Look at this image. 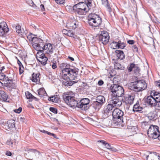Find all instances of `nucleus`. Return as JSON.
Masks as SVG:
<instances>
[{
	"instance_id": "51",
	"label": "nucleus",
	"mask_w": 160,
	"mask_h": 160,
	"mask_svg": "<svg viewBox=\"0 0 160 160\" xmlns=\"http://www.w3.org/2000/svg\"><path fill=\"white\" fill-rule=\"evenodd\" d=\"M132 49L134 52H138V48L136 45L132 46Z\"/></svg>"
},
{
	"instance_id": "40",
	"label": "nucleus",
	"mask_w": 160,
	"mask_h": 160,
	"mask_svg": "<svg viewBox=\"0 0 160 160\" xmlns=\"http://www.w3.org/2000/svg\"><path fill=\"white\" fill-rule=\"evenodd\" d=\"M16 32L18 34L22 35V33L23 32H22L21 30V27L20 25H18L16 26Z\"/></svg>"
},
{
	"instance_id": "13",
	"label": "nucleus",
	"mask_w": 160,
	"mask_h": 160,
	"mask_svg": "<svg viewBox=\"0 0 160 160\" xmlns=\"http://www.w3.org/2000/svg\"><path fill=\"white\" fill-rule=\"evenodd\" d=\"M79 23L74 18L69 19L66 23V26L68 28L75 29L78 28Z\"/></svg>"
},
{
	"instance_id": "16",
	"label": "nucleus",
	"mask_w": 160,
	"mask_h": 160,
	"mask_svg": "<svg viewBox=\"0 0 160 160\" xmlns=\"http://www.w3.org/2000/svg\"><path fill=\"white\" fill-rule=\"evenodd\" d=\"M9 28L6 22L0 23V36H3L9 31Z\"/></svg>"
},
{
	"instance_id": "26",
	"label": "nucleus",
	"mask_w": 160,
	"mask_h": 160,
	"mask_svg": "<svg viewBox=\"0 0 160 160\" xmlns=\"http://www.w3.org/2000/svg\"><path fill=\"white\" fill-rule=\"evenodd\" d=\"M89 50L91 54L94 56H97L98 54V48L95 46L90 47Z\"/></svg>"
},
{
	"instance_id": "6",
	"label": "nucleus",
	"mask_w": 160,
	"mask_h": 160,
	"mask_svg": "<svg viewBox=\"0 0 160 160\" xmlns=\"http://www.w3.org/2000/svg\"><path fill=\"white\" fill-rule=\"evenodd\" d=\"M110 89L112 92V96L120 97H122L124 94V90L123 88L118 84L112 85Z\"/></svg>"
},
{
	"instance_id": "4",
	"label": "nucleus",
	"mask_w": 160,
	"mask_h": 160,
	"mask_svg": "<svg viewBox=\"0 0 160 160\" xmlns=\"http://www.w3.org/2000/svg\"><path fill=\"white\" fill-rule=\"evenodd\" d=\"M131 89L136 92L142 91L147 88V84L145 81L138 80L132 83Z\"/></svg>"
},
{
	"instance_id": "56",
	"label": "nucleus",
	"mask_w": 160,
	"mask_h": 160,
	"mask_svg": "<svg viewBox=\"0 0 160 160\" xmlns=\"http://www.w3.org/2000/svg\"><path fill=\"white\" fill-rule=\"evenodd\" d=\"M68 32H69V30H66V29H63L62 30V32H63L64 34L66 35H67Z\"/></svg>"
},
{
	"instance_id": "23",
	"label": "nucleus",
	"mask_w": 160,
	"mask_h": 160,
	"mask_svg": "<svg viewBox=\"0 0 160 160\" xmlns=\"http://www.w3.org/2000/svg\"><path fill=\"white\" fill-rule=\"evenodd\" d=\"M125 102L126 104H128L131 105L133 103L134 100V98L133 96L128 95L125 96Z\"/></svg>"
},
{
	"instance_id": "32",
	"label": "nucleus",
	"mask_w": 160,
	"mask_h": 160,
	"mask_svg": "<svg viewBox=\"0 0 160 160\" xmlns=\"http://www.w3.org/2000/svg\"><path fill=\"white\" fill-rule=\"evenodd\" d=\"M71 107L73 108H76V107L78 108V101L75 100V98L74 99H73V100H72L71 102H70V104L68 105Z\"/></svg>"
},
{
	"instance_id": "11",
	"label": "nucleus",
	"mask_w": 160,
	"mask_h": 160,
	"mask_svg": "<svg viewBox=\"0 0 160 160\" xmlns=\"http://www.w3.org/2000/svg\"><path fill=\"white\" fill-rule=\"evenodd\" d=\"M89 99L88 98H83L78 102V108L82 110H87L89 107Z\"/></svg>"
},
{
	"instance_id": "20",
	"label": "nucleus",
	"mask_w": 160,
	"mask_h": 160,
	"mask_svg": "<svg viewBox=\"0 0 160 160\" xmlns=\"http://www.w3.org/2000/svg\"><path fill=\"white\" fill-rule=\"evenodd\" d=\"M98 142H101L102 144L104 145L106 148L110 150L111 151L115 152L117 150V149L111 146L109 143H107L105 141L103 140H99L98 141Z\"/></svg>"
},
{
	"instance_id": "28",
	"label": "nucleus",
	"mask_w": 160,
	"mask_h": 160,
	"mask_svg": "<svg viewBox=\"0 0 160 160\" xmlns=\"http://www.w3.org/2000/svg\"><path fill=\"white\" fill-rule=\"evenodd\" d=\"M8 95L3 91H0V99L4 101H7Z\"/></svg>"
},
{
	"instance_id": "50",
	"label": "nucleus",
	"mask_w": 160,
	"mask_h": 160,
	"mask_svg": "<svg viewBox=\"0 0 160 160\" xmlns=\"http://www.w3.org/2000/svg\"><path fill=\"white\" fill-rule=\"evenodd\" d=\"M22 110V108L21 107H19L18 109H15L14 111V112L18 113H20Z\"/></svg>"
},
{
	"instance_id": "29",
	"label": "nucleus",
	"mask_w": 160,
	"mask_h": 160,
	"mask_svg": "<svg viewBox=\"0 0 160 160\" xmlns=\"http://www.w3.org/2000/svg\"><path fill=\"white\" fill-rule=\"evenodd\" d=\"M102 105L100 103L96 101H93L92 103V106L96 111H98L101 108Z\"/></svg>"
},
{
	"instance_id": "43",
	"label": "nucleus",
	"mask_w": 160,
	"mask_h": 160,
	"mask_svg": "<svg viewBox=\"0 0 160 160\" xmlns=\"http://www.w3.org/2000/svg\"><path fill=\"white\" fill-rule=\"evenodd\" d=\"M148 117L150 120H152L155 118L154 114L152 112H150L148 114Z\"/></svg>"
},
{
	"instance_id": "47",
	"label": "nucleus",
	"mask_w": 160,
	"mask_h": 160,
	"mask_svg": "<svg viewBox=\"0 0 160 160\" xmlns=\"http://www.w3.org/2000/svg\"><path fill=\"white\" fill-rule=\"evenodd\" d=\"M6 77V75L2 72H0V80H4Z\"/></svg>"
},
{
	"instance_id": "52",
	"label": "nucleus",
	"mask_w": 160,
	"mask_h": 160,
	"mask_svg": "<svg viewBox=\"0 0 160 160\" xmlns=\"http://www.w3.org/2000/svg\"><path fill=\"white\" fill-rule=\"evenodd\" d=\"M158 104L156 103V109L158 110H160V102Z\"/></svg>"
},
{
	"instance_id": "25",
	"label": "nucleus",
	"mask_w": 160,
	"mask_h": 160,
	"mask_svg": "<svg viewBox=\"0 0 160 160\" xmlns=\"http://www.w3.org/2000/svg\"><path fill=\"white\" fill-rule=\"evenodd\" d=\"M114 107L112 104H108L105 108H104L103 111L104 114L108 115L110 112L111 111Z\"/></svg>"
},
{
	"instance_id": "12",
	"label": "nucleus",
	"mask_w": 160,
	"mask_h": 160,
	"mask_svg": "<svg viewBox=\"0 0 160 160\" xmlns=\"http://www.w3.org/2000/svg\"><path fill=\"white\" fill-rule=\"evenodd\" d=\"M42 52L47 54L50 57V55L53 52L54 49L52 45L50 43L44 44L43 42Z\"/></svg>"
},
{
	"instance_id": "2",
	"label": "nucleus",
	"mask_w": 160,
	"mask_h": 160,
	"mask_svg": "<svg viewBox=\"0 0 160 160\" xmlns=\"http://www.w3.org/2000/svg\"><path fill=\"white\" fill-rule=\"evenodd\" d=\"M80 0H74L75 4L73 6V9L79 15H85L90 8L86 3L80 1Z\"/></svg>"
},
{
	"instance_id": "38",
	"label": "nucleus",
	"mask_w": 160,
	"mask_h": 160,
	"mask_svg": "<svg viewBox=\"0 0 160 160\" xmlns=\"http://www.w3.org/2000/svg\"><path fill=\"white\" fill-rule=\"evenodd\" d=\"M135 64L133 63H131L127 67V69L128 72H131L132 69H134L135 66Z\"/></svg>"
},
{
	"instance_id": "19",
	"label": "nucleus",
	"mask_w": 160,
	"mask_h": 160,
	"mask_svg": "<svg viewBox=\"0 0 160 160\" xmlns=\"http://www.w3.org/2000/svg\"><path fill=\"white\" fill-rule=\"evenodd\" d=\"M145 102L148 105H151V106H155L156 103H158L152 94L147 97Z\"/></svg>"
},
{
	"instance_id": "58",
	"label": "nucleus",
	"mask_w": 160,
	"mask_h": 160,
	"mask_svg": "<svg viewBox=\"0 0 160 160\" xmlns=\"http://www.w3.org/2000/svg\"><path fill=\"white\" fill-rule=\"evenodd\" d=\"M155 84L156 86L160 87V80L156 82Z\"/></svg>"
},
{
	"instance_id": "59",
	"label": "nucleus",
	"mask_w": 160,
	"mask_h": 160,
	"mask_svg": "<svg viewBox=\"0 0 160 160\" xmlns=\"http://www.w3.org/2000/svg\"><path fill=\"white\" fill-rule=\"evenodd\" d=\"M46 133H47L48 135H52L53 136H55V134L52 133H51L48 131H47V132Z\"/></svg>"
},
{
	"instance_id": "57",
	"label": "nucleus",
	"mask_w": 160,
	"mask_h": 160,
	"mask_svg": "<svg viewBox=\"0 0 160 160\" xmlns=\"http://www.w3.org/2000/svg\"><path fill=\"white\" fill-rule=\"evenodd\" d=\"M17 63L19 65V67H21V66H22V68H23L21 62L18 59V60Z\"/></svg>"
},
{
	"instance_id": "45",
	"label": "nucleus",
	"mask_w": 160,
	"mask_h": 160,
	"mask_svg": "<svg viewBox=\"0 0 160 160\" xmlns=\"http://www.w3.org/2000/svg\"><path fill=\"white\" fill-rule=\"evenodd\" d=\"M25 94L27 98L28 99H31L33 95L29 92H26Z\"/></svg>"
},
{
	"instance_id": "18",
	"label": "nucleus",
	"mask_w": 160,
	"mask_h": 160,
	"mask_svg": "<svg viewBox=\"0 0 160 160\" xmlns=\"http://www.w3.org/2000/svg\"><path fill=\"white\" fill-rule=\"evenodd\" d=\"M62 97L63 100L68 105L70 104V102H71L75 98L73 96L70 95L69 94V92L64 93Z\"/></svg>"
},
{
	"instance_id": "61",
	"label": "nucleus",
	"mask_w": 160,
	"mask_h": 160,
	"mask_svg": "<svg viewBox=\"0 0 160 160\" xmlns=\"http://www.w3.org/2000/svg\"><path fill=\"white\" fill-rule=\"evenodd\" d=\"M40 7L41 8L42 10V11H44L45 10L44 6L43 4H41L40 5Z\"/></svg>"
},
{
	"instance_id": "17",
	"label": "nucleus",
	"mask_w": 160,
	"mask_h": 160,
	"mask_svg": "<svg viewBox=\"0 0 160 160\" xmlns=\"http://www.w3.org/2000/svg\"><path fill=\"white\" fill-rule=\"evenodd\" d=\"M109 36L107 33L100 34L98 37L99 40L103 44H107L108 42Z\"/></svg>"
},
{
	"instance_id": "15",
	"label": "nucleus",
	"mask_w": 160,
	"mask_h": 160,
	"mask_svg": "<svg viewBox=\"0 0 160 160\" xmlns=\"http://www.w3.org/2000/svg\"><path fill=\"white\" fill-rule=\"evenodd\" d=\"M118 97L112 96V97L110 98L109 102L114 107H119L122 104V102Z\"/></svg>"
},
{
	"instance_id": "44",
	"label": "nucleus",
	"mask_w": 160,
	"mask_h": 160,
	"mask_svg": "<svg viewBox=\"0 0 160 160\" xmlns=\"http://www.w3.org/2000/svg\"><path fill=\"white\" fill-rule=\"evenodd\" d=\"M85 2L88 7L90 9L92 6V0H85Z\"/></svg>"
},
{
	"instance_id": "34",
	"label": "nucleus",
	"mask_w": 160,
	"mask_h": 160,
	"mask_svg": "<svg viewBox=\"0 0 160 160\" xmlns=\"http://www.w3.org/2000/svg\"><path fill=\"white\" fill-rule=\"evenodd\" d=\"M102 1V4L105 6L108 9V11L110 12L111 11V8L110 7L108 2V0H101Z\"/></svg>"
},
{
	"instance_id": "39",
	"label": "nucleus",
	"mask_w": 160,
	"mask_h": 160,
	"mask_svg": "<svg viewBox=\"0 0 160 160\" xmlns=\"http://www.w3.org/2000/svg\"><path fill=\"white\" fill-rule=\"evenodd\" d=\"M118 41L117 42H113L111 44L112 48L114 49H115L117 48H118Z\"/></svg>"
},
{
	"instance_id": "62",
	"label": "nucleus",
	"mask_w": 160,
	"mask_h": 160,
	"mask_svg": "<svg viewBox=\"0 0 160 160\" xmlns=\"http://www.w3.org/2000/svg\"><path fill=\"white\" fill-rule=\"evenodd\" d=\"M31 99L33 100H34L35 101H38V99L36 97H34L33 96H32V98Z\"/></svg>"
},
{
	"instance_id": "48",
	"label": "nucleus",
	"mask_w": 160,
	"mask_h": 160,
	"mask_svg": "<svg viewBox=\"0 0 160 160\" xmlns=\"http://www.w3.org/2000/svg\"><path fill=\"white\" fill-rule=\"evenodd\" d=\"M67 34V35L70 37H74V34L71 31L69 30V32H68Z\"/></svg>"
},
{
	"instance_id": "42",
	"label": "nucleus",
	"mask_w": 160,
	"mask_h": 160,
	"mask_svg": "<svg viewBox=\"0 0 160 160\" xmlns=\"http://www.w3.org/2000/svg\"><path fill=\"white\" fill-rule=\"evenodd\" d=\"M52 102H57L59 99V96L57 95L52 96Z\"/></svg>"
},
{
	"instance_id": "3",
	"label": "nucleus",
	"mask_w": 160,
	"mask_h": 160,
	"mask_svg": "<svg viewBox=\"0 0 160 160\" xmlns=\"http://www.w3.org/2000/svg\"><path fill=\"white\" fill-rule=\"evenodd\" d=\"M88 23L92 27H97L100 26L102 22V19L99 16L94 13H92L88 16Z\"/></svg>"
},
{
	"instance_id": "64",
	"label": "nucleus",
	"mask_w": 160,
	"mask_h": 160,
	"mask_svg": "<svg viewBox=\"0 0 160 160\" xmlns=\"http://www.w3.org/2000/svg\"><path fill=\"white\" fill-rule=\"evenodd\" d=\"M52 68L53 69H55L57 68V66L55 63H53L52 65Z\"/></svg>"
},
{
	"instance_id": "54",
	"label": "nucleus",
	"mask_w": 160,
	"mask_h": 160,
	"mask_svg": "<svg viewBox=\"0 0 160 160\" xmlns=\"http://www.w3.org/2000/svg\"><path fill=\"white\" fill-rule=\"evenodd\" d=\"M135 41L133 40H130L128 41V43L132 45L134 43Z\"/></svg>"
},
{
	"instance_id": "1",
	"label": "nucleus",
	"mask_w": 160,
	"mask_h": 160,
	"mask_svg": "<svg viewBox=\"0 0 160 160\" xmlns=\"http://www.w3.org/2000/svg\"><path fill=\"white\" fill-rule=\"evenodd\" d=\"M76 73H73L72 74V77L71 76L69 73L68 72H62L61 75V79L62 84L65 86H71L73 84L76 83L80 79L78 75V70H75Z\"/></svg>"
},
{
	"instance_id": "33",
	"label": "nucleus",
	"mask_w": 160,
	"mask_h": 160,
	"mask_svg": "<svg viewBox=\"0 0 160 160\" xmlns=\"http://www.w3.org/2000/svg\"><path fill=\"white\" fill-rule=\"evenodd\" d=\"M7 126L8 127V129L13 128L15 127V123L12 120L9 121L7 122Z\"/></svg>"
},
{
	"instance_id": "7",
	"label": "nucleus",
	"mask_w": 160,
	"mask_h": 160,
	"mask_svg": "<svg viewBox=\"0 0 160 160\" xmlns=\"http://www.w3.org/2000/svg\"><path fill=\"white\" fill-rule=\"evenodd\" d=\"M158 127L156 125H151L148 130L147 134L149 137L152 139L158 138L160 135Z\"/></svg>"
},
{
	"instance_id": "55",
	"label": "nucleus",
	"mask_w": 160,
	"mask_h": 160,
	"mask_svg": "<svg viewBox=\"0 0 160 160\" xmlns=\"http://www.w3.org/2000/svg\"><path fill=\"white\" fill-rule=\"evenodd\" d=\"M103 83H104L103 81L102 80H100L98 81V84L99 86H101L103 84Z\"/></svg>"
},
{
	"instance_id": "41",
	"label": "nucleus",
	"mask_w": 160,
	"mask_h": 160,
	"mask_svg": "<svg viewBox=\"0 0 160 160\" xmlns=\"http://www.w3.org/2000/svg\"><path fill=\"white\" fill-rule=\"evenodd\" d=\"M140 69L137 66L135 65V66L133 69V71L134 73L137 75H138L139 74Z\"/></svg>"
},
{
	"instance_id": "21",
	"label": "nucleus",
	"mask_w": 160,
	"mask_h": 160,
	"mask_svg": "<svg viewBox=\"0 0 160 160\" xmlns=\"http://www.w3.org/2000/svg\"><path fill=\"white\" fill-rule=\"evenodd\" d=\"M142 109L143 108L140 106L139 102L138 101L134 105L133 107L132 111L134 112H141Z\"/></svg>"
},
{
	"instance_id": "31",
	"label": "nucleus",
	"mask_w": 160,
	"mask_h": 160,
	"mask_svg": "<svg viewBox=\"0 0 160 160\" xmlns=\"http://www.w3.org/2000/svg\"><path fill=\"white\" fill-rule=\"evenodd\" d=\"M96 101L100 103V104L102 105L105 102V99L103 96L100 95L96 98Z\"/></svg>"
},
{
	"instance_id": "37",
	"label": "nucleus",
	"mask_w": 160,
	"mask_h": 160,
	"mask_svg": "<svg viewBox=\"0 0 160 160\" xmlns=\"http://www.w3.org/2000/svg\"><path fill=\"white\" fill-rule=\"evenodd\" d=\"M114 67L116 69H123L124 68L123 66L119 63H116L114 64Z\"/></svg>"
},
{
	"instance_id": "46",
	"label": "nucleus",
	"mask_w": 160,
	"mask_h": 160,
	"mask_svg": "<svg viewBox=\"0 0 160 160\" xmlns=\"http://www.w3.org/2000/svg\"><path fill=\"white\" fill-rule=\"evenodd\" d=\"M50 110L54 113H57V110L53 107H50L49 108Z\"/></svg>"
},
{
	"instance_id": "14",
	"label": "nucleus",
	"mask_w": 160,
	"mask_h": 160,
	"mask_svg": "<svg viewBox=\"0 0 160 160\" xmlns=\"http://www.w3.org/2000/svg\"><path fill=\"white\" fill-rule=\"evenodd\" d=\"M36 58L41 64L44 65L46 64L48 58L45 56L44 53L42 51H39L37 52Z\"/></svg>"
},
{
	"instance_id": "63",
	"label": "nucleus",
	"mask_w": 160,
	"mask_h": 160,
	"mask_svg": "<svg viewBox=\"0 0 160 160\" xmlns=\"http://www.w3.org/2000/svg\"><path fill=\"white\" fill-rule=\"evenodd\" d=\"M19 73L20 74H21L22 73L23 71V69H21V67H19Z\"/></svg>"
},
{
	"instance_id": "27",
	"label": "nucleus",
	"mask_w": 160,
	"mask_h": 160,
	"mask_svg": "<svg viewBox=\"0 0 160 160\" xmlns=\"http://www.w3.org/2000/svg\"><path fill=\"white\" fill-rule=\"evenodd\" d=\"M154 99L157 102H160V93L158 92L152 91L151 93Z\"/></svg>"
},
{
	"instance_id": "36",
	"label": "nucleus",
	"mask_w": 160,
	"mask_h": 160,
	"mask_svg": "<svg viewBox=\"0 0 160 160\" xmlns=\"http://www.w3.org/2000/svg\"><path fill=\"white\" fill-rule=\"evenodd\" d=\"M118 48L123 49L126 46V43L124 42H122L120 40L118 41Z\"/></svg>"
},
{
	"instance_id": "30",
	"label": "nucleus",
	"mask_w": 160,
	"mask_h": 160,
	"mask_svg": "<svg viewBox=\"0 0 160 160\" xmlns=\"http://www.w3.org/2000/svg\"><path fill=\"white\" fill-rule=\"evenodd\" d=\"M39 75L40 73H36L34 72L32 75V77L31 79L33 82H37L39 80Z\"/></svg>"
},
{
	"instance_id": "10",
	"label": "nucleus",
	"mask_w": 160,
	"mask_h": 160,
	"mask_svg": "<svg viewBox=\"0 0 160 160\" xmlns=\"http://www.w3.org/2000/svg\"><path fill=\"white\" fill-rule=\"evenodd\" d=\"M59 67L62 70V72L63 73L68 72L69 73V75L70 76L72 77V74L73 73H76L75 70H78V68H70V66L69 64L66 63H63L60 64Z\"/></svg>"
},
{
	"instance_id": "49",
	"label": "nucleus",
	"mask_w": 160,
	"mask_h": 160,
	"mask_svg": "<svg viewBox=\"0 0 160 160\" xmlns=\"http://www.w3.org/2000/svg\"><path fill=\"white\" fill-rule=\"evenodd\" d=\"M56 3L58 4H62L64 2V0H55Z\"/></svg>"
},
{
	"instance_id": "53",
	"label": "nucleus",
	"mask_w": 160,
	"mask_h": 160,
	"mask_svg": "<svg viewBox=\"0 0 160 160\" xmlns=\"http://www.w3.org/2000/svg\"><path fill=\"white\" fill-rule=\"evenodd\" d=\"M6 143L7 144L9 145H11L12 144L13 142L10 140H8L7 141Z\"/></svg>"
},
{
	"instance_id": "9",
	"label": "nucleus",
	"mask_w": 160,
	"mask_h": 160,
	"mask_svg": "<svg viewBox=\"0 0 160 160\" xmlns=\"http://www.w3.org/2000/svg\"><path fill=\"white\" fill-rule=\"evenodd\" d=\"M32 44L33 48L36 50L42 51L43 42L42 40L37 37L31 38Z\"/></svg>"
},
{
	"instance_id": "35",
	"label": "nucleus",
	"mask_w": 160,
	"mask_h": 160,
	"mask_svg": "<svg viewBox=\"0 0 160 160\" xmlns=\"http://www.w3.org/2000/svg\"><path fill=\"white\" fill-rule=\"evenodd\" d=\"M38 95L41 97H42L45 94H47L43 88H40L38 90Z\"/></svg>"
},
{
	"instance_id": "24",
	"label": "nucleus",
	"mask_w": 160,
	"mask_h": 160,
	"mask_svg": "<svg viewBox=\"0 0 160 160\" xmlns=\"http://www.w3.org/2000/svg\"><path fill=\"white\" fill-rule=\"evenodd\" d=\"M115 52L118 59L122 60L125 58V56L123 51L120 50H116Z\"/></svg>"
},
{
	"instance_id": "8",
	"label": "nucleus",
	"mask_w": 160,
	"mask_h": 160,
	"mask_svg": "<svg viewBox=\"0 0 160 160\" xmlns=\"http://www.w3.org/2000/svg\"><path fill=\"white\" fill-rule=\"evenodd\" d=\"M123 115V111L118 108H115L112 112L113 119L121 123L122 122Z\"/></svg>"
},
{
	"instance_id": "22",
	"label": "nucleus",
	"mask_w": 160,
	"mask_h": 160,
	"mask_svg": "<svg viewBox=\"0 0 160 160\" xmlns=\"http://www.w3.org/2000/svg\"><path fill=\"white\" fill-rule=\"evenodd\" d=\"M147 160H160V157L159 155H157L156 152L153 154L147 156Z\"/></svg>"
},
{
	"instance_id": "5",
	"label": "nucleus",
	"mask_w": 160,
	"mask_h": 160,
	"mask_svg": "<svg viewBox=\"0 0 160 160\" xmlns=\"http://www.w3.org/2000/svg\"><path fill=\"white\" fill-rule=\"evenodd\" d=\"M28 153V158L31 160H42V156L41 152L36 149H30L25 150Z\"/></svg>"
},
{
	"instance_id": "60",
	"label": "nucleus",
	"mask_w": 160,
	"mask_h": 160,
	"mask_svg": "<svg viewBox=\"0 0 160 160\" xmlns=\"http://www.w3.org/2000/svg\"><path fill=\"white\" fill-rule=\"evenodd\" d=\"M6 155L7 156H10L12 155V153L10 151H8L6 153Z\"/></svg>"
}]
</instances>
